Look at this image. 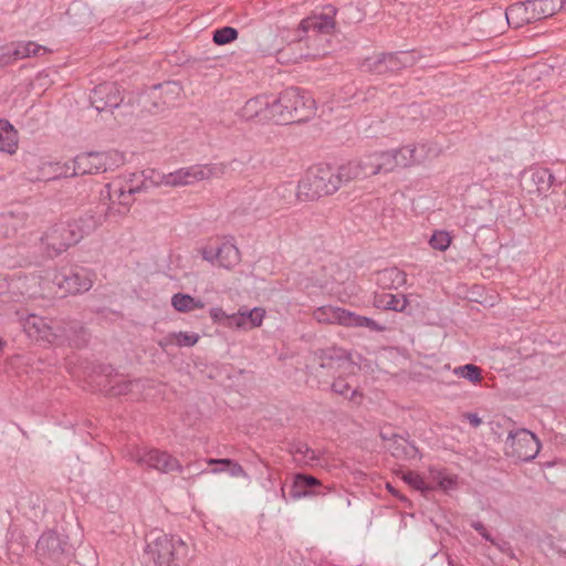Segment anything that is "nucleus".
I'll return each mask as SVG.
<instances>
[{"mask_svg":"<svg viewBox=\"0 0 566 566\" xmlns=\"http://www.w3.org/2000/svg\"><path fill=\"white\" fill-rule=\"evenodd\" d=\"M271 119L274 124L305 120L313 112L314 101L298 88L290 87L277 98H270Z\"/></svg>","mask_w":566,"mask_h":566,"instance_id":"obj_1","label":"nucleus"},{"mask_svg":"<svg viewBox=\"0 0 566 566\" xmlns=\"http://www.w3.org/2000/svg\"><path fill=\"white\" fill-rule=\"evenodd\" d=\"M339 190L335 169L325 164L310 167L298 181L295 196L301 202L316 201Z\"/></svg>","mask_w":566,"mask_h":566,"instance_id":"obj_2","label":"nucleus"},{"mask_svg":"<svg viewBox=\"0 0 566 566\" xmlns=\"http://www.w3.org/2000/svg\"><path fill=\"white\" fill-rule=\"evenodd\" d=\"M349 354L339 347L319 349L313 354L311 363L306 366L310 376L317 382L326 380L338 371L354 369Z\"/></svg>","mask_w":566,"mask_h":566,"instance_id":"obj_3","label":"nucleus"},{"mask_svg":"<svg viewBox=\"0 0 566 566\" xmlns=\"http://www.w3.org/2000/svg\"><path fill=\"white\" fill-rule=\"evenodd\" d=\"M95 273L84 268H63L48 271L45 280L55 286L61 296L76 295L90 291L94 284Z\"/></svg>","mask_w":566,"mask_h":566,"instance_id":"obj_4","label":"nucleus"},{"mask_svg":"<svg viewBox=\"0 0 566 566\" xmlns=\"http://www.w3.org/2000/svg\"><path fill=\"white\" fill-rule=\"evenodd\" d=\"M147 554L151 566H180L188 546L180 537L161 534L148 544Z\"/></svg>","mask_w":566,"mask_h":566,"instance_id":"obj_5","label":"nucleus"},{"mask_svg":"<svg viewBox=\"0 0 566 566\" xmlns=\"http://www.w3.org/2000/svg\"><path fill=\"white\" fill-rule=\"evenodd\" d=\"M106 190L109 202L103 218L117 220L129 212L139 187L133 185L132 178L119 176L107 184Z\"/></svg>","mask_w":566,"mask_h":566,"instance_id":"obj_6","label":"nucleus"},{"mask_svg":"<svg viewBox=\"0 0 566 566\" xmlns=\"http://www.w3.org/2000/svg\"><path fill=\"white\" fill-rule=\"evenodd\" d=\"M38 559L48 566H69L71 554L67 542L55 532H45L36 543Z\"/></svg>","mask_w":566,"mask_h":566,"instance_id":"obj_7","label":"nucleus"},{"mask_svg":"<svg viewBox=\"0 0 566 566\" xmlns=\"http://www.w3.org/2000/svg\"><path fill=\"white\" fill-rule=\"evenodd\" d=\"M182 86L177 82L155 85L143 98V107L149 113H159L176 106L182 98Z\"/></svg>","mask_w":566,"mask_h":566,"instance_id":"obj_8","label":"nucleus"},{"mask_svg":"<svg viewBox=\"0 0 566 566\" xmlns=\"http://www.w3.org/2000/svg\"><path fill=\"white\" fill-rule=\"evenodd\" d=\"M538 451V439L526 429L510 432L505 440V454L516 460L530 461L537 455Z\"/></svg>","mask_w":566,"mask_h":566,"instance_id":"obj_9","label":"nucleus"},{"mask_svg":"<svg viewBox=\"0 0 566 566\" xmlns=\"http://www.w3.org/2000/svg\"><path fill=\"white\" fill-rule=\"evenodd\" d=\"M41 242L49 256L53 258L66 251L78 242L69 223H59L51 227L42 237Z\"/></svg>","mask_w":566,"mask_h":566,"instance_id":"obj_10","label":"nucleus"},{"mask_svg":"<svg viewBox=\"0 0 566 566\" xmlns=\"http://www.w3.org/2000/svg\"><path fill=\"white\" fill-rule=\"evenodd\" d=\"M135 461L146 469H154L161 473L181 472L182 465L179 460L166 451L157 449L137 451Z\"/></svg>","mask_w":566,"mask_h":566,"instance_id":"obj_11","label":"nucleus"},{"mask_svg":"<svg viewBox=\"0 0 566 566\" xmlns=\"http://www.w3.org/2000/svg\"><path fill=\"white\" fill-rule=\"evenodd\" d=\"M23 329L30 338L49 344H53L61 336L60 331L52 326L46 318L35 314H30L24 318Z\"/></svg>","mask_w":566,"mask_h":566,"instance_id":"obj_12","label":"nucleus"},{"mask_svg":"<svg viewBox=\"0 0 566 566\" xmlns=\"http://www.w3.org/2000/svg\"><path fill=\"white\" fill-rule=\"evenodd\" d=\"M211 169L201 166L180 168L176 171L163 175L160 185L169 187L189 186L197 181L210 178Z\"/></svg>","mask_w":566,"mask_h":566,"instance_id":"obj_13","label":"nucleus"},{"mask_svg":"<svg viewBox=\"0 0 566 566\" xmlns=\"http://www.w3.org/2000/svg\"><path fill=\"white\" fill-rule=\"evenodd\" d=\"M123 97L119 87L114 82H105L97 85L91 95L92 106L97 112L109 111L118 107Z\"/></svg>","mask_w":566,"mask_h":566,"instance_id":"obj_14","label":"nucleus"},{"mask_svg":"<svg viewBox=\"0 0 566 566\" xmlns=\"http://www.w3.org/2000/svg\"><path fill=\"white\" fill-rule=\"evenodd\" d=\"M523 178L527 192L537 196L546 195L555 180L551 170L543 167H530Z\"/></svg>","mask_w":566,"mask_h":566,"instance_id":"obj_15","label":"nucleus"},{"mask_svg":"<svg viewBox=\"0 0 566 566\" xmlns=\"http://www.w3.org/2000/svg\"><path fill=\"white\" fill-rule=\"evenodd\" d=\"M240 116L244 120H259L262 123L272 122L270 97L256 96L245 102L240 111Z\"/></svg>","mask_w":566,"mask_h":566,"instance_id":"obj_16","label":"nucleus"},{"mask_svg":"<svg viewBox=\"0 0 566 566\" xmlns=\"http://www.w3.org/2000/svg\"><path fill=\"white\" fill-rule=\"evenodd\" d=\"M73 163V176L98 174L106 170V158L101 153L80 154Z\"/></svg>","mask_w":566,"mask_h":566,"instance_id":"obj_17","label":"nucleus"},{"mask_svg":"<svg viewBox=\"0 0 566 566\" xmlns=\"http://www.w3.org/2000/svg\"><path fill=\"white\" fill-rule=\"evenodd\" d=\"M365 160L370 177L397 170L391 149L370 153L365 157Z\"/></svg>","mask_w":566,"mask_h":566,"instance_id":"obj_18","label":"nucleus"},{"mask_svg":"<svg viewBox=\"0 0 566 566\" xmlns=\"http://www.w3.org/2000/svg\"><path fill=\"white\" fill-rule=\"evenodd\" d=\"M336 179L338 187L342 185L352 182L354 180L368 178L369 172L367 169V164L364 159H353L342 164L336 170Z\"/></svg>","mask_w":566,"mask_h":566,"instance_id":"obj_19","label":"nucleus"},{"mask_svg":"<svg viewBox=\"0 0 566 566\" xmlns=\"http://www.w3.org/2000/svg\"><path fill=\"white\" fill-rule=\"evenodd\" d=\"M264 316L265 310L262 307H254L250 311L240 310L238 313L231 314L228 317V326L240 329H252L262 325Z\"/></svg>","mask_w":566,"mask_h":566,"instance_id":"obj_20","label":"nucleus"},{"mask_svg":"<svg viewBox=\"0 0 566 566\" xmlns=\"http://www.w3.org/2000/svg\"><path fill=\"white\" fill-rule=\"evenodd\" d=\"M505 18L507 23L516 29L537 21L531 0L510 6L505 11Z\"/></svg>","mask_w":566,"mask_h":566,"instance_id":"obj_21","label":"nucleus"},{"mask_svg":"<svg viewBox=\"0 0 566 566\" xmlns=\"http://www.w3.org/2000/svg\"><path fill=\"white\" fill-rule=\"evenodd\" d=\"M349 311L333 305H323L313 312V317L322 324H337L346 327Z\"/></svg>","mask_w":566,"mask_h":566,"instance_id":"obj_22","label":"nucleus"},{"mask_svg":"<svg viewBox=\"0 0 566 566\" xmlns=\"http://www.w3.org/2000/svg\"><path fill=\"white\" fill-rule=\"evenodd\" d=\"M396 169L410 168L420 165L423 160L417 155L418 147L415 144H408L398 148H392Z\"/></svg>","mask_w":566,"mask_h":566,"instance_id":"obj_23","label":"nucleus"},{"mask_svg":"<svg viewBox=\"0 0 566 566\" xmlns=\"http://www.w3.org/2000/svg\"><path fill=\"white\" fill-rule=\"evenodd\" d=\"M374 305L380 310L406 312L409 302L403 294L380 293L375 295Z\"/></svg>","mask_w":566,"mask_h":566,"instance_id":"obj_24","label":"nucleus"},{"mask_svg":"<svg viewBox=\"0 0 566 566\" xmlns=\"http://www.w3.org/2000/svg\"><path fill=\"white\" fill-rule=\"evenodd\" d=\"M103 220L101 216H95L92 213H85L78 219L69 222L71 229L74 232V235L78 237V242L85 237L95 231L101 224Z\"/></svg>","mask_w":566,"mask_h":566,"instance_id":"obj_25","label":"nucleus"},{"mask_svg":"<svg viewBox=\"0 0 566 566\" xmlns=\"http://www.w3.org/2000/svg\"><path fill=\"white\" fill-rule=\"evenodd\" d=\"M19 135L6 119H0V151L14 154L18 149Z\"/></svg>","mask_w":566,"mask_h":566,"instance_id":"obj_26","label":"nucleus"},{"mask_svg":"<svg viewBox=\"0 0 566 566\" xmlns=\"http://www.w3.org/2000/svg\"><path fill=\"white\" fill-rule=\"evenodd\" d=\"M216 259L222 268L233 269L240 263L241 254L234 244L224 242L216 250Z\"/></svg>","mask_w":566,"mask_h":566,"instance_id":"obj_27","label":"nucleus"},{"mask_svg":"<svg viewBox=\"0 0 566 566\" xmlns=\"http://www.w3.org/2000/svg\"><path fill=\"white\" fill-rule=\"evenodd\" d=\"M389 450L398 459H415L419 453L418 448L413 443L396 434L391 439Z\"/></svg>","mask_w":566,"mask_h":566,"instance_id":"obj_28","label":"nucleus"},{"mask_svg":"<svg viewBox=\"0 0 566 566\" xmlns=\"http://www.w3.org/2000/svg\"><path fill=\"white\" fill-rule=\"evenodd\" d=\"M536 20L546 19L557 13L564 0H531Z\"/></svg>","mask_w":566,"mask_h":566,"instance_id":"obj_29","label":"nucleus"},{"mask_svg":"<svg viewBox=\"0 0 566 566\" xmlns=\"http://www.w3.org/2000/svg\"><path fill=\"white\" fill-rule=\"evenodd\" d=\"M17 60H23L31 56L48 54L51 52L46 46L40 45L33 41L12 42Z\"/></svg>","mask_w":566,"mask_h":566,"instance_id":"obj_30","label":"nucleus"},{"mask_svg":"<svg viewBox=\"0 0 566 566\" xmlns=\"http://www.w3.org/2000/svg\"><path fill=\"white\" fill-rule=\"evenodd\" d=\"M171 305L180 313H188L205 307V303L189 294L177 293L171 297Z\"/></svg>","mask_w":566,"mask_h":566,"instance_id":"obj_31","label":"nucleus"},{"mask_svg":"<svg viewBox=\"0 0 566 566\" xmlns=\"http://www.w3.org/2000/svg\"><path fill=\"white\" fill-rule=\"evenodd\" d=\"M319 485V481L312 475L297 474L292 486V496L300 499L310 494V488Z\"/></svg>","mask_w":566,"mask_h":566,"instance_id":"obj_32","label":"nucleus"},{"mask_svg":"<svg viewBox=\"0 0 566 566\" xmlns=\"http://www.w3.org/2000/svg\"><path fill=\"white\" fill-rule=\"evenodd\" d=\"M407 281V275L405 272L398 270L397 268L387 269L379 273L378 282L384 287H398L403 285Z\"/></svg>","mask_w":566,"mask_h":566,"instance_id":"obj_33","label":"nucleus"},{"mask_svg":"<svg viewBox=\"0 0 566 566\" xmlns=\"http://www.w3.org/2000/svg\"><path fill=\"white\" fill-rule=\"evenodd\" d=\"M346 327L367 328V329L374 331V332H382L385 329V327L382 325H380L373 318L358 315L350 311H349Z\"/></svg>","mask_w":566,"mask_h":566,"instance_id":"obj_34","label":"nucleus"},{"mask_svg":"<svg viewBox=\"0 0 566 566\" xmlns=\"http://www.w3.org/2000/svg\"><path fill=\"white\" fill-rule=\"evenodd\" d=\"M306 28H312L323 33L331 32L335 27V21L332 17L326 14L315 15L305 21Z\"/></svg>","mask_w":566,"mask_h":566,"instance_id":"obj_35","label":"nucleus"},{"mask_svg":"<svg viewBox=\"0 0 566 566\" xmlns=\"http://www.w3.org/2000/svg\"><path fill=\"white\" fill-rule=\"evenodd\" d=\"M454 374L469 380L472 384L481 382L482 370L479 366L473 364H467L454 369Z\"/></svg>","mask_w":566,"mask_h":566,"instance_id":"obj_36","label":"nucleus"},{"mask_svg":"<svg viewBox=\"0 0 566 566\" xmlns=\"http://www.w3.org/2000/svg\"><path fill=\"white\" fill-rule=\"evenodd\" d=\"M294 460L301 464L308 465L318 460V457L314 450L307 444H300L293 452Z\"/></svg>","mask_w":566,"mask_h":566,"instance_id":"obj_37","label":"nucleus"},{"mask_svg":"<svg viewBox=\"0 0 566 566\" xmlns=\"http://www.w3.org/2000/svg\"><path fill=\"white\" fill-rule=\"evenodd\" d=\"M238 30L232 27H223L213 32L212 40L218 45H224L238 38Z\"/></svg>","mask_w":566,"mask_h":566,"instance_id":"obj_38","label":"nucleus"},{"mask_svg":"<svg viewBox=\"0 0 566 566\" xmlns=\"http://www.w3.org/2000/svg\"><path fill=\"white\" fill-rule=\"evenodd\" d=\"M207 463L209 465L222 464L229 469V472L232 476L247 478V472L244 471L242 465L231 459H208Z\"/></svg>","mask_w":566,"mask_h":566,"instance_id":"obj_39","label":"nucleus"},{"mask_svg":"<svg viewBox=\"0 0 566 566\" xmlns=\"http://www.w3.org/2000/svg\"><path fill=\"white\" fill-rule=\"evenodd\" d=\"M451 235L447 231H434L430 238V245L434 250L446 251L451 244Z\"/></svg>","mask_w":566,"mask_h":566,"instance_id":"obj_40","label":"nucleus"},{"mask_svg":"<svg viewBox=\"0 0 566 566\" xmlns=\"http://www.w3.org/2000/svg\"><path fill=\"white\" fill-rule=\"evenodd\" d=\"M17 60L15 51L12 43L0 46V69L14 63Z\"/></svg>","mask_w":566,"mask_h":566,"instance_id":"obj_41","label":"nucleus"},{"mask_svg":"<svg viewBox=\"0 0 566 566\" xmlns=\"http://www.w3.org/2000/svg\"><path fill=\"white\" fill-rule=\"evenodd\" d=\"M170 337L174 339L175 344L180 347H191L199 340V336L197 334H189L186 332L171 334Z\"/></svg>","mask_w":566,"mask_h":566,"instance_id":"obj_42","label":"nucleus"},{"mask_svg":"<svg viewBox=\"0 0 566 566\" xmlns=\"http://www.w3.org/2000/svg\"><path fill=\"white\" fill-rule=\"evenodd\" d=\"M403 481L407 482L411 488L419 491H427L430 488L424 482L423 478L416 472H407L403 474Z\"/></svg>","mask_w":566,"mask_h":566,"instance_id":"obj_43","label":"nucleus"},{"mask_svg":"<svg viewBox=\"0 0 566 566\" xmlns=\"http://www.w3.org/2000/svg\"><path fill=\"white\" fill-rule=\"evenodd\" d=\"M332 388L336 394H339L342 396H347L348 392H350L352 400H354L356 396V390L352 389L350 384L342 378L334 380V382L332 384Z\"/></svg>","mask_w":566,"mask_h":566,"instance_id":"obj_44","label":"nucleus"},{"mask_svg":"<svg viewBox=\"0 0 566 566\" xmlns=\"http://www.w3.org/2000/svg\"><path fill=\"white\" fill-rule=\"evenodd\" d=\"M209 313H210V317L214 322H219L223 318L228 319V317L230 316V315H227L226 312L221 307H212Z\"/></svg>","mask_w":566,"mask_h":566,"instance_id":"obj_45","label":"nucleus"},{"mask_svg":"<svg viewBox=\"0 0 566 566\" xmlns=\"http://www.w3.org/2000/svg\"><path fill=\"white\" fill-rule=\"evenodd\" d=\"M463 418H465L470 422V424L474 428H478L482 424V419L479 417L478 413L467 412L463 415Z\"/></svg>","mask_w":566,"mask_h":566,"instance_id":"obj_46","label":"nucleus"},{"mask_svg":"<svg viewBox=\"0 0 566 566\" xmlns=\"http://www.w3.org/2000/svg\"><path fill=\"white\" fill-rule=\"evenodd\" d=\"M472 527L478 531L486 541L493 543V538L481 522H473Z\"/></svg>","mask_w":566,"mask_h":566,"instance_id":"obj_47","label":"nucleus"},{"mask_svg":"<svg viewBox=\"0 0 566 566\" xmlns=\"http://www.w3.org/2000/svg\"><path fill=\"white\" fill-rule=\"evenodd\" d=\"M439 485L443 489V490H449V489H452L453 485H454V481L452 478H449V476H443L440 481H439Z\"/></svg>","mask_w":566,"mask_h":566,"instance_id":"obj_48","label":"nucleus"},{"mask_svg":"<svg viewBox=\"0 0 566 566\" xmlns=\"http://www.w3.org/2000/svg\"><path fill=\"white\" fill-rule=\"evenodd\" d=\"M202 256L205 260L212 262L216 259V252L205 249L202 250Z\"/></svg>","mask_w":566,"mask_h":566,"instance_id":"obj_49","label":"nucleus"},{"mask_svg":"<svg viewBox=\"0 0 566 566\" xmlns=\"http://www.w3.org/2000/svg\"><path fill=\"white\" fill-rule=\"evenodd\" d=\"M127 387H128V385H127V384H125L123 389H118V390H116L114 394H115V395H122V394H125V392L127 391Z\"/></svg>","mask_w":566,"mask_h":566,"instance_id":"obj_50","label":"nucleus"},{"mask_svg":"<svg viewBox=\"0 0 566 566\" xmlns=\"http://www.w3.org/2000/svg\"><path fill=\"white\" fill-rule=\"evenodd\" d=\"M222 471H223V469L218 468V469H213V470H212V473H219V472H222Z\"/></svg>","mask_w":566,"mask_h":566,"instance_id":"obj_51","label":"nucleus"},{"mask_svg":"<svg viewBox=\"0 0 566 566\" xmlns=\"http://www.w3.org/2000/svg\"><path fill=\"white\" fill-rule=\"evenodd\" d=\"M388 489H389V491H390L391 493H394V492H395V489H392L389 484H388Z\"/></svg>","mask_w":566,"mask_h":566,"instance_id":"obj_52","label":"nucleus"}]
</instances>
